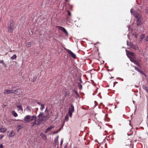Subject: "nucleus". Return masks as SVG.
<instances>
[{
	"label": "nucleus",
	"mask_w": 148,
	"mask_h": 148,
	"mask_svg": "<svg viewBox=\"0 0 148 148\" xmlns=\"http://www.w3.org/2000/svg\"><path fill=\"white\" fill-rule=\"evenodd\" d=\"M132 9H131V10H130V12H132Z\"/></svg>",
	"instance_id": "55"
},
{
	"label": "nucleus",
	"mask_w": 148,
	"mask_h": 148,
	"mask_svg": "<svg viewBox=\"0 0 148 148\" xmlns=\"http://www.w3.org/2000/svg\"><path fill=\"white\" fill-rule=\"evenodd\" d=\"M78 86L79 87V89L81 90L82 88V85L81 84V83H78Z\"/></svg>",
	"instance_id": "19"
},
{
	"label": "nucleus",
	"mask_w": 148,
	"mask_h": 148,
	"mask_svg": "<svg viewBox=\"0 0 148 148\" xmlns=\"http://www.w3.org/2000/svg\"><path fill=\"white\" fill-rule=\"evenodd\" d=\"M143 88L148 93V88L147 86L144 85H143Z\"/></svg>",
	"instance_id": "18"
},
{
	"label": "nucleus",
	"mask_w": 148,
	"mask_h": 148,
	"mask_svg": "<svg viewBox=\"0 0 148 148\" xmlns=\"http://www.w3.org/2000/svg\"><path fill=\"white\" fill-rule=\"evenodd\" d=\"M27 46L28 47H30L31 46V44L30 42L27 43Z\"/></svg>",
	"instance_id": "33"
},
{
	"label": "nucleus",
	"mask_w": 148,
	"mask_h": 148,
	"mask_svg": "<svg viewBox=\"0 0 148 148\" xmlns=\"http://www.w3.org/2000/svg\"><path fill=\"white\" fill-rule=\"evenodd\" d=\"M0 62L1 63H2L3 66L6 67V64L4 62V61L3 60H0Z\"/></svg>",
	"instance_id": "25"
},
{
	"label": "nucleus",
	"mask_w": 148,
	"mask_h": 148,
	"mask_svg": "<svg viewBox=\"0 0 148 148\" xmlns=\"http://www.w3.org/2000/svg\"><path fill=\"white\" fill-rule=\"evenodd\" d=\"M140 72V73H141L142 74H143V71H141V72Z\"/></svg>",
	"instance_id": "53"
},
{
	"label": "nucleus",
	"mask_w": 148,
	"mask_h": 148,
	"mask_svg": "<svg viewBox=\"0 0 148 148\" xmlns=\"http://www.w3.org/2000/svg\"><path fill=\"white\" fill-rule=\"evenodd\" d=\"M51 128H50V127H48L45 130V133H47V132H49V131L50 130H51Z\"/></svg>",
	"instance_id": "28"
},
{
	"label": "nucleus",
	"mask_w": 148,
	"mask_h": 148,
	"mask_svg": "<svg viewBox=\"0 0 148 148\" xmlns=\"http://www.w3.org/2000/svg\"><path fill=\"white\" fill-rule=\"evenodd\" d=\"M15 24L14 22L13 21H10V24L8 25V31L10 33H12L14 29V27Z\"/></svg>",
	"instance_id": "3"
},
{
	"label": "nucleus",
	"mask_w": 148,
	"mask_h": 148,
	"mask_svg": "<svg viewBox=\"0 0 148 148\" xmlns=\"http://www.w3.org/2000/svg\"><path fill=\"white\" fill-rule=\"evenodd\" d=\"M26 109L29 110H30V107L29 106H27Z\"/></svg>",
	"instance_id": "42"
},
{
	"label": "nucleus",
	"mask_w": 148,
	"mask_h": 148,
	"mask_svg": "<svg viewBox=\"0 0 148 148\" xmlns=\"http://www.w3.org/2000/svg\"><path fill=\"white\" fill-rule=\"evenodd\" d=\"M67 52L73 58H76V55L75 54L73 53L70 50L68 49H66Z\"/></svg>",
	"instance_id": "7"
},
{
	"label": "nucleus",
	"mask_w": 148,
	"mask_h": 148,
	"mask_svg": "<svg viewBox=\"0 0 148 148\" xmlns=\"http://www.w3.org/2000/svg\"><path fill=\"white\" fill-rule=\"evenodd\" d=\"M37 77L36 76H35V77H34L33 78V82H34V81H35L36 79H37Z\"/></svg>",
	"instance_id": "37"
},
{
	"label": "nucleus",
	"mask_w": 148,
	"mask_h": 148,
	"mask_svg": "<svg viewBox=\"0 0 148 148\" xmlns=\"http://www.w3.org/2000/svg\"><path fill=\"white\" fill-rule=\"evenodd\" d=\"M125 51L128 57L130 59V61L133 62L135 60L134 59L135 56L134 53L130 51L127 50H126Z\"/></svg>",
	"instance_id": "2"
},
{
	"label": "nucleus",
	"mask_w": 148,
	"mask_h": 148,
	"mask_svg": "<svg viewBox=\"0 0 148 148\" xmlns=\"http://www.w3.org/2000/svg\"><path fill=\"white\" fill-rule=\"evenodd\" d=\"M71 107H69L68 110V113L70 117H71L72 113L74 111V106L72 104H71Z\"/></svg>",
	"instance_id": "5"
},
{
	"label": "nucleus",
	"mask_w": 148,
	"mask_h": 148,
	"mask_svg": "<svg viewBox=\"0 0 148 148\" xmlns=\"http://www.w3.org/2000/svg\"><path fill=\"white\" fill-rule=\"evenodd\" d=\"M7 130V129L5 127H1L0 128V131L1 132H4Z\"/></svg>",
	"instance_id": "17"
},
{
	"label": "nucleus",
	"mask_w": 148,
	"mask_h": 148,
	"mask_svg": "<svg viewBox=\"0 0 148 148\" xmlns=\"http://www.w3.org/2000/svg\"><path fill=\"white\" fill-rule=\"evenodd\" d=\"M58 136H57L55 139L54 144L55 145V146H56V145H58Z\"/></svg>",
	"instance_id": "14"
},
{
	"label": "nucleus",
	"mask_w": 148,
	"mask_h": 148,
	"mask_svg": "<svg viewBox=\"0 0 148 148\" xmlns=\"http://www.w3.org/2000/svg\"><path fill=\"white\" fill-rule=\"evenodd\" d=\"M16 88V87L15 86H13L12 87H11V89H14V88Z\"/></svg>",
	"instance_id": "50"
},
{
	"label": "nucleus",
	"mask_w": 148,
	"mask_h": 148,
	"mask_svg": "<svg viewBox=\"0 0 148 148\" xmlns=\"http://www.w3.org/2000/svg\"><path fill=\"white\" fill-rule=\"evenodd\" d=\"M13 91L11 90H10L6 89L5 90L4 93L5 94H8L11 93H13Z\"/></svg>",
	"instance_id": "9"
},
{
	"label": "nucleus",
	"mask_w": 148,
	"mask_h": 148,
	"mask_svg": "<svg viewBox=\"0 0 148 148\" xmlns=\"http://www.w3.org/2000/svg\"><path fill=\"white\" fill-rule=\"evenodd\" d=\"M45 112L47 114H48L49 115V112H48V110H47V108H46Z\"/></svg>",
	"instance_id": "30"
},
{
	"label": "nucleus",
	"mask_w": 148,
	"mask_h": 148,
	"mask_svg": "<svg viewBox=\"0 0 148 148\" xmlns=\"http://www.w3.org/2000/svg\"><path fill=\"white\" fill-rule=\"evenodd\" d=\"M142 20V18H138L137 20V25L138 26L141 25L142 23L141 21Z\"/></svg>",
	"instance_id": "11"
},
{
	"label": "nucleus",
	"mask_w": 148,
	"mask_h": 148,
	"mask_svg": "<svg viewBox=\"0 0 148 148\" xmlns=\"http://www.w3.org/2000/svg\"><path fill=\"white\" fill-rule=\"evenodd\" d=\"M32 116L27 115L24 118V120L25 122L28 123L31 121V119L32 118Z\"/></svg>",
	"instance_id": "6"
},
{
	"label": "nucleus",
	"mask_w": 148,
	"mask_h": 148,
	"mask_svg": "<svg viewBox=\"0 0 148 148\" xmlns=\"http://www.w3.org/2000/svg\"><path fill=\"white\" fill-rule=\"evenodd\" d=\"M8 136L10 137H12L14 135V134L13 131L11 132H8Z\"/></svg>",
	"instance_id": "12"
},
{
	"label": "nucleus",
	"mask_w": 148,
	"mask_h": 148,
	"mask_svg": "<svg viewBox=\"0 0 148 148\" xmlns=\"http://www.w3.org/2000/svg\"><path fill=\"white\" fill-rule=\"evenodd\" d=\"M135 68V69L138 72H141V71L140 69L138 68L135 66H133Z\"/></svg>",
	"instance_id": "22"
},
{
	"label": "nucleus",
	"mask_w": 148,
	"mask_h": 148,
	"mask_svg": "<svg viewBox=\"0 0 148 148\" xmlns=\"http://www.w3.org/2000/svg\"><path fill=\"white\" fill-rule=\"evenodd\" d=\"M145 12L146 13L148 14V8L146 9L145 10Z\"/></svg>",
	"instance_id": "39"
},
{
	"label": "nucleus",
	"mask_w": 148,
	"mask_h": 148,
	"mask_svg": "<svg viewBox=\"0 0 148 148\" xmlns=\"http://www.w3.org/2000/svg\"><path fill=\"white\" fill-rule=\"evenodd\" d=\"M60 130H61L60 129H59L58 131V132H59V131H60Z\"/></svg>",
	"instance_id": "54"
},
{
	"label": "nucleus",
	"mask_w": 148,
	"mask_h": 148,
	"mask_svg": "<svg viewBox=\"0 0 148 148\" xmlns=\"http://www.w3.org/2000/svg\"><path fill=\"white\" fill-rule=\"evenodd\" d=\"M12 90V91H13L12 92H15V90H14V89H11V90Z\"/></svg>",
	"instance_id": "49"
},
{
	"label": "nucleus",
	"mask_w": 148,
	"mask_h": 148,
	"mask_svg": "<svg viewBox=\"0 0 148 148\" xmlns=\"http://www.w3.org/2000/svg\"><path fill=\"white\" fill-rule=\"evenodd\" d=\"M23 126V124L22 123H20L18 124L17 125V127L18 128V131L22 129Z\"/></svg>",
	"instance_id": "15"
},
{
	"label": "nucleus",
	"mask_w": 148,
	"mask_h": 148,
	"mask_svg": "<svg viewBox=\"0 0 148 148\" xmlns=\"http://www.w3.org/2000/svg\"><path fill=\"white\" fill-rule=\"evenodd\" d=\"M67 14H68L69 16H71V12L69 11H67Z\"/></svg>",
	"instance_id": "34"
},
{
	"label": "nucleus",
	"mask_w": 148,
	"mask_h": 148,
	"mask_svg": "<svg viewBox=\"0 0 148 148\" xmlns=\"http://www.w3.org/2000/svg\"><path fill=\"white\" fill-rule=\"evenodd\" d=\"M69 94L67 93H66V96H69Z\"/></svg>",
	"instance_id": "45"
},
{
	"label": "nucleus",
	"mask_w": 148,
	"mask_h": 148,
	"mask_svg": "<svg viewBox=\"0 0 148 148\" xmlns=\"http://www.w3.org/2000/svg\"><path fill=\"white\" fill-rule=\"evenodd\" d=\"M58 131L54 132L53 133V134H56V133H58Z\"/></svg>",
	"instance_id": "48"
},
{
	"label": "nucleus",
	"mask_w": 148,
	"mask_h": 148,
	"mask_svg": "<svg viewBox=\"0 0 148 148\" xmlns=\"http://www.w3.org/2000/svg\"><path fill=\"white\" fill-rule=\"evenodd\" d=\"M37 118L34 116H32V118L31 119V125L32 126H34L36 124L37 125Z\"/></svg>",
	"instance_id": "4"
},
{
	"label": "nucleus",
	"mask_w": 148,
	"mask_h": 148,
	"mask_svg": "<svg viewBox=\"0 0 148 148\" xmlns=\"http://www.w3.org/2000/svg\"><path fill=\"white\" fill-rule=\"evenodd\" d=\"M49 127H50V128H51V129H52V128H54V127H55V126H54V125H51V126H49Z\"/></svg>",
	"instance_id": "41"
},
{
	"label": "nucleus",
	"mask_w": 148,
	"mask_h": 148,
	"mask_svg": "<svg viewBox=\"0 0 148 148\" xmlns=\"http://www.w3.org/2000/svg\"><path fill=\"white\" fill-rule=\"evenodd\" d=\"M49 115L47 114L45 115L43 112H40L37 116V125H40L42 121H46L49 119Z\"/></svg>",
	"instance_id": "1"
},
{
	"label": "nucleus",
	"mask_w": 148,
	"mask_h": 148,
	"mask_svg": "<svg viewBox=\"0 0 148 148\" xmlns=\"http://www.w3.org/2000/svg\"><path fill=\"white\" fill-rule=\"evenodd\" d=\"M42 138H46V137L45 135H43L42 136Z\"/></svg>",
	"instance_id": "43"
},
{
	"label": "nucleus",
	"mask_w": 148,
	"mask_h": 148,
	"mask_svg": "<svg viewBox=\"0 0 148 148\" xmlns=\"http://www.w3.org/2000/svg\"><path fill=\"white\" fill-rule=\"evenodd\" d=\"M58 27L59 30L63 32L66 34H68V32L64 28L61 26H58Z\"/></svg>",
	"instance_id": "8"
},
{
	"label": "nucleus",
	"mask_w": 148,
	"mask_h": 148,
	"mask_svg": "<svg viewBox=\"0 0 148 148\" xmlns=\"http://www.w3.org/2000/svg\"><path fill=\"white\" fill-rule=\"evenodd\" d=\"M21 90L20 89H16L15 90L14 92H13V93H14L16 94L19 95L21 93Z\"/></svg>",
	"instance_id": "13"
},
{
	"label": "nucleus",
	"mask_w": 148,
	"mask_h": 148,
	"mask_svg": "<svg viewBox=\"0 0 148 148\" xmlns=\"http://www.w3.org/2000/svg\"><path fill=\"white\" fill-rule=\"evenodd\" d=\"M137 50H138V51L137 52L139 53V54H141V53L142 52V51H141V49H139V48H138V49H137Z\"/></svg>",
	"instance_id": "32"
},
{
	"label": "nucleus",
	"mask_w": 148,
	"mask_h": 148,
	"mask_svg": "<svg viewBox=\"0 0 148 148\" xmlns=\"http://www.w3.org/2000/svg\"><path fill=\"white\" fill-rule=\"evenodd\" d=\"M19 121H21V120H19Z\"/></svg>",
	"instance_id": "58"
},
{
	"label": "nucleus",
	"mask_w": 148,
	"mask_h": 148,
	"mask_svg": "<svg viewBox=\"0 0 148 148\" xmlns=\"http://www.w3.org/2000/svg\"><path fill=\"white\" fill-rule=\"evenodd\" d=\"M133 62L138 65V66H139V64L136 60H135Z\"/></svg>",
	"instance_id": "29"
},
{
	"label": "nucleus",
	"mask_w": 148,
	"mask_h": 148,
	"mask_svg": "<svg viewBox=\"0 0 148 148\" xmlns=\"http://www.w3.org/2000/svg\"><path fill=\"white\" fill-rule=\"evenodd\" d=\"M79 81H80V82L81 83H82V80H81V79H79Z\"/></svg>",
	"instance_id": "51"
},
{
	"label": "nucleus",
	"mask_w": 148,
	"mask_h": 148,
	"mask_svg": "<svg viewBox=\"0 0 148 148\" xmlns=\"http://www.w3.org/2000/svg\"><path fill=\"white\" fill-rule=\"evenodd\" d=\"M3 145L2 144H1L0 145V148H3Z\"/></svg>",
	"instance_id": "44"
},
{
	"label": "nucleus",
	"mask_w": 148,
	"mask_h": 148,
	"mask_svg": "<svg viewBox=\"0 0 148 148\" xmlns=\"http://www.w3.org/2000/svg\"><path fill=\"white\" fill-rule=\"evenodd\" d=\"M69 116L68 115H67L65 116V120L66 121H68L69 120Z\"/></svg>",
	"instance_id": "31"
},
{
	"label": "nucleus",
	"mask_w": 148,
	"mask_h": 148,
	"mask_svg": "<svg viewBox=\"0 0 148 148\" xmlns=\"http://www.w3.org/2000/svg\"><path fill=\"white\" fill-rule=\"evenodd\" d=\"M37 103L39 105H41L42 104H41V103L40 102H37Z\"/></svg>",
	"instance_id": "46"
},
{
	"label": "nucleus",
	"mask_w": 148,
	"mask_h": 148,
	"mask_svg": "<svg viewBox=\"0 0 148 148\" xmlns=\"http://www.w3.org/2000/svg\"><path fill=\"white\" fill-rule=\"evenodd\" d=\"M134 17L137 19L142 17L141 15L137 12L135 13L134 14Z\"/></svg>",
	"instance_id": "10"
},
{
	"label": "nucleus",
	"mask_w": 148,
	"mask_h": 148,
	"mask_svg": "<svg viewBox=\"0 0 148 148\" xmlns=\"http://www.w3.org/2000/svg\"><path fill=\"white\" fill-rule=\"evenodd\" d=\"M130 47L136 50H137V49H138V46L135 45L133 44Z\"/></svg>",
	"instance_id": "16"
},
{
	"label": "nucleus",
	"mask_w": 148,
	"mask_h": 148,
	"mask_svg": "<svg viewBox=\"0 0 148 148\" xmlns=\"http://www.w3.org/2000/svg\"><path fill=\"white\" fill-rule=\"evenodd\" d=\"M114 85H115V84H114Z\"/></svg>",
	"instance_id": "57"
},
{
	"label": "nucleus",
	"mask_w": 148,
	"mask_h": 148,
	"mask_svg": "<svg viewBox=\"0 0 148 148\" xmlns=\"http://www.w3.org/2000/svg\"><path fill=\"white\" fill-rule=\"evenodd\" d=\"M13 115L15 117L18 116L16 112L14 111H13L12 112Z\"/></svg>",
	"instance_id": "21"
},
{
	"label": "nucleus",
	"mask_w": 148,
	"mask_h": 148,
	"mask_svg": "<svg viewBox=\"0 0 148 148\" xmlns=\"http://www.w3.org/2000/svg\"><path fill=\"white\" fill-rule=\"evenodd\" d=\"M16 54H14L13 56L11 57V58L12 60L15 59L16 58Z\"/></svg>",
	"instance_id": "24"
},
{
	"label": "nucleus",
	"mask_w": 148,
	"mask_h": 148,
	"mask_svg": "<svg viewBox=\"0 0 148 148\" xmlns=\"http://www.w3.org/2000/svg\"><path fill=\"white\" fill-rule=\"evenodd\" d=\"M44 108V104H42L40 105V110L42 111V110Z\"/></svg>",
	"instance_id": "26"
},
{
	"label": "nucleus",
	"mask_w": 148,
	"mask_h": 148,
	"mask_svg": "<svg viewBox=\"0 0 148 148\" xmlns=\"http://www.w3.org/2000/svg\"><path fill=\"white\" fill-rule=\"evenodd\" d=\"M63 139H61L60 141V145L61 146L62 145L63 143Z\"/></svg>",
	"instance_id": "36"
},
{
	"label": "nucleus",
	"mask_w": 148,
	"mask_h": 148,
	"mask_svg": "<svg viewBox=\"0 0 148 148\" xmlns=\"http://www.w3.org/2000/svg\"><path fill=\"white\" fill-rule=\"evenodd\" d=\"M67 148V145H66L65 147H64V148Z\"/></svg>",
	"instance_id": "52"
},
{
	"label": "nucleus",
	"mask_w": 148,
	"mask_h": 148,
	"mask_svg": "<svg viewBox=\"0 0 148 148\" xmlns=\"http://www.w3.org/2000/svg\"><path fill=\"white\" fill-rule=\"evenodd\" d=\"M4 136V135H0V139H2Z\"/></svg>",
	"instance_id": "38"
},
{
	"label": "nucleus",
	"mask_w": 148,
	"mask_h": 148,
	"mask_svg": "<svg viewBox=\"0 0 148 148\" xmlns=\"http://www.w3.org/2000/svg\"><path fill=\"white\" fill-rule=\"evenodd\" d=\"M127 44L128 46H130V47H131V46L133 44L131 43L130 42H128V41H127Z\"/></svg>",
	"instance_id": "27"
},
{
	"label": "nucleus",
	"mask_w": 148,
	"mask_h": 148,
	"mask_svg": "<svg viewBox=\"0 0 148 148\" xmlns=\"http://www.w3.org/2000/svg\"><path fill=\"white\" fill-rule=\"evenodd\" d=\"M145 35L144 34H143L140 37V38L143 39V38L145 37Z\"/></svg>",
	"instance_id": "40"
},
{
	"label": "nucleus",
	"mask_w": 148,
	"mask_h": 148,
	"mask_svg": "<svg viewBox=\"0 0 148 148\" xmlns=\"http://www.w3.org/2000/svg\"><path fill=\"white\" fill-rule=\"evenodd\" d=\"M73 92L75 93L76 94L77 97H79V94L78 93V92L76 91V90H73Z\"/></svg>",
	"instance_id": "23"
},
{
	"label": "nucleus",
	"mask_w": 148,
	"mask_h": 148,
	"mask_svg": "<svg viewBox=\"0 0 148 148\" xmlns=\"http://www.w3.org/2000/svg\"><path fill=\"white\" fill-rule=\"evenodd\" d=\"M145 40L146 41H148V36L146 37Z\"/></svg>",
	"instance_id": "47"
},
{
	"label": "nucleus",
	"mask_w": 148,
	"mask_h": 148,
	"mask_svg": "<svg viewBox=\"0 0 148 148\" xmlns=\"http://www.w3.org/2000/svg\"><path fill=\"white\" fill-rule=\"evenodd\" d=\"M125 146L127 147V148H133L130 145H125Z\"/></svg>",
	"instance_id": "35"
},
{
	"label": "nucleus",
	"mask_w": 148,
	"mask_h": 148,
	"mask_svg": "<svg viewBox=\"0 0 148 148\" xmlns=\"http://www.w3.org/2000/svg\"><path fill=\"white\" fill-rule=\"evenodd\" d=\"M17 107L18 108V110H21L22 111H23V109L22 106L21 105H17Z\"/></svg>",
	"instance_id": "20"
},
{
	"label": "nucleus",
	"mask_w": 148,
	"mask_h": 148,
	"mask_svg": "<svg viewBox=\"0 0 148 148\" xmlns=\"http://www.w3.org/2000/svg\"><path fill=\"white\" fill-rule=\"evenodd\" d=\"M74 148H77V147H74Z\"/></svg>",
	"instance_id": "56"
}]
</instances>
